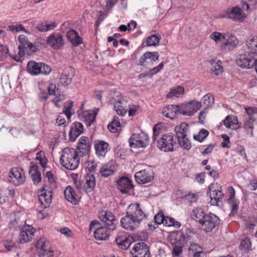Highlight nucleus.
Returning a JSON list of instances; mask_svg holds the SVG:
<instances>
[{"label": "nucleus", "instance_id": "1", "mask_svg": "<svg viewBox=\"0 0 257 257\" xmlns=\"http://www.w3.org/2000/svg\"><path fill=\"white\" fill-rule=\"evenodd\" d=\"M147 217L139 203L131 204L127 207L126 215L121 219L120 224L125 229L133 231L137 228Z\"/></svg>", "mask_w": 257, "mask_h": 257}, {"label": "nucleus", "instance_id": "2", "mask_svg": "<svg viewBox=\"0 0 257 257\" xmlns=\"http://www.w3.org/2000/svg\"><path fill=\"white\" fill-rule=\"evenodd\" d=\"M194 219L199 223L200 228L208 232L219 225L220 219L215 214H206L202 208H196L193 211Z\"/></svg>", "mask_w": 257, "mask_h": 257}, {"label": "nucleus", "instance_id": "3", "mask_svg": "<svg viewBox=\"0 0 257 257\" xmlns=\"http://www.w3.org/2000/svg\"><path fill=\"white\" fill-rule=\"evenodd\" d=\"M249 51L239 54L236 58V64L241 68L250 69L255 64L257 57V37L253 38L246 44Z\"/></svg>", "mask_w": 257, "mask_h": 257}, {"label": "nucleus", "instance_id": "4", "mask_svg": "<svg viewBox=\"0 0 257 257\" xmlns=\"http://www.w3.org/2000/svg\"><path fill=\"white\" fill-rule=\"evenodd\" d=\"M79 157L78 152L71 148H64L61 155L60 162L66 169L74 170L79 164Z\"/></svg>", "mask_w": 257, "mask_h": 257}, {"label": "nucleus", "instance_id": "5", "mask_svg": "<svg viewBox=\"0 0 257 257\" xmlns=\"http://www.w3.org/2000/svg\"><path fill=\"white\" fill-rule=\"evenodd\" d=\"M188 124L186 122H182L175 127L178 143L180 147L185 150H189L191 148L190 141L186 138Z\"/></svg>", "mask_w": 257, "mask_h": 257}, {"label": "nucleus", "instance_id": "6", "mask_svg": "<svg viewBox=\"0 0 257 257\" xmlns=\"http://www.w3.org/2000/svg\"><path fill=\"white\" fill-rule=\"evenodd\" d=\"M27 71L32 75L39 74L48 75L52 71L51 68L44 63H37L34 61L28 62Z\"/></svg>", "mask_w": 257, "mask_h": 257}, {"label": "nucleus", "instance_id": "7", "mask_svg": "<svg viewBox=\"0 0 257 257\" xmlns=\"http://www.w3.org/2000/svg\"><path fill=\"white\" fill-rule=\"evenodd\" d=\"M130 146L132 148H145L149 144V137L144 132L134 134L128 140Z\"/></svg>", "mask_w": 257, "mask_h": 257}, {"label": "nucleus", "instance_id": "8", "mask_svg": "<svg viewBox=\"0 0 257 257\" xmlns=\"http://www.w3.org/2000/svg\"><path fill=\"white\" fill-rule=\"evenodd\" d=\"M176 142L174 141V135L172 133L164 134L158 141L157 146L162 151L172 152L173 151L174 145Z\"/></svg>", "mask_w": 257, "mask_h": 257}, {"label": "nucleus", "instance_id": "9", "mask_svg": "<svg viewBox=\"0 0 257 257\" xmlns=\"http://www.w3.org/2000/svg\"><path fill=\"white\" fill-rule=\"evenodd\" d=\"M99 216L104 226L107 227L109 230L115 229L117 221L111 212L102 210L99 212Z\"/></svg>", "mask_w": 257, "mask_h": 257}, {"label": "nucleus", "instance_id": "10", "mask_svg": "<svg viewBox=\"0 0 257 257\" xmlns=\"http://www.w3.org/2000/svg\"><path fill=\"white\" fill-rule=\"evenodd\" d=\"M154 173L150 168L137 172L135 175L136 182L139 184H146L151 182L154 178Z\"/></svg>", "mask_w": 257, "mask_h": 257}, {"label": "nucleus", "instance_id": "11", "mask_svg": "<svg viewBox=\"0 0 257 257\" xmlns=\"http://www.w3.org/2000/svg\"><path fill=\"white\" fill-rule=\"evenodd\" d=\"M47 44L54 50H60L64 45V40L59 33L51 34L46 40Z\"/></svg>", "mask_w": 257, "mask_h": 257}, {"label": "nucleus", "instance_id": "12", "mask_svg": "<svg viewBox=\"0 0 257 257\" xmlns=\"http://www.w3.org/2000/svg\"><path fill=\"white\" fill-rule=\"evenodd\" d=\"M131 253L133 257H151L148 246L144 242L136 243Z\"/></svg>", "mask_w": 257, "mask_h": 257}, {"label": "nucleus", "instance_id": "13", "mask_svg": "<svg viewBox=\"0 0 257 257\" xmlns=\"http://www.w3.org/2000/svg\"><path fill=\"white\" fill-rule=\"evenodd\" d=\"M200 102L192 101L180 106V114L184 115L192 116L201 107Z\"/></svg>", "mask_w": 257, "mask_h": 257}, {"label": "nucleus", "instance_id": "14", "mask_svg": "<svg viewBox=\"0 0 257 257\" xmlns=\"http://www.w3.org/2000/svg\"><path fill=\"white\" fill-rule=\"evenodd\" d=\"M52 192L50 187L44 186L41 190L38 193L39 201L44 208L49 206L52 201Z\"/></svg>", "mask_w": 257, "mask_h": 257}, {"label": "nucleus", "instance_id": "15", "mask_svg": "<svg viewBox=\"0 0 257 257\" xmlns=\"http://www.w3.org/2000/svg\"><path fill=\"white\" fill-rule=\"evenodd\" d=\"M224 37L225 39L220 44V49L222 50L227 51L233 50L238 43V41L236 37L229 33H225Z\"/></svg>", "mask_w": 257, "mask_h": 257}, {"label": "nucleus", "instance_id": "16", "mask_svg": "<svg viewBox=\"0 0 257 257\" xmlns=\"http://www.w3.org/2000/svg\"><path fill=\"white\" fill-rule=\"evenodd\" d=\"M226 16L233 21L238 23L242 22L246 17L243 11L238 7H234L230 9H228L226 12Z\"/></svg>", "mask_w": 257, "mask_h": 257}, {"label": "nucleus", "instance_id": "17", "mask_svg": "<svg viewBox=\"0 0 257 257\" xmlns=\"http://www.w3.org/2000/svg\"><path fill=\"white\" fill-rule=\"evenodd\" d=\"M207 195H209L210 199V203L212 205L218 206V203L222 201V198L223 196V192L220 190H216L214 184H211L207 191Z\"/></svg>", "mask_w": 257, "mask_h": 257}, {"label": "nucleus", "instance_id": "18", "mask_svg": "<svg viewBox=\"0 0 257 257\" xmlns=\"http://www.w3.org/2000/svg\"><path fill=\"white\" fill-rule=\"evenodd\" d=\"M78 117L81 121L85 123L87 126H90L95 121V118L97 112L94 111L86 110L81 111L79 110L77 111Z\"/></svg>", "mask_w": 257, "mask_h": 257}, {"label": "nucleus", "instance_id": "19", "mask_svg": "<svg viewBox=\"0 0 257 257\" xmlns=\"http://www.w3.org/2000/svg\"><path fill=\"white\" fill-rule=\"evenodd\" d=\"M9 177L11 178L10 182L15 186H19L25 181V176L22 170L21 169L20 171L18 168L12 169L9 173Z\"/></svg>", "mask_w": 257, "mask_h": 257}, {"label": "nucleus", "instance_id": "20", "mask_svg": "<svg viewBox=\"0 0 257 257\" xmlns=\"http://www.w3.org/2000/svg\"><path fill=\"white\" fill-rule=\"evenodd\" d=\"M35 229L31 225L24 226L20 232L19 240L21 243L30 241L34 235Z\"/></svg>", "mask_w": 257, "mask_h": 257}, {"label": "nucleus", "instance_id": "21", "mask_svg": "<svg viewBox=\"0 0 257 257\" xmlns=\"http://www.w3.org/2000/svg\"><path fill=\"white\" fill-rule=\"evenodd\" d=\"M91 143L88 138L81 137L77 145V148L79 151L81 157L88 154L90 150Z\"/></svg>", "mask_w": 257, "mask_h": 257}, {"label": "nucleus", "instance_id": "22", "mask_svg": "<svg viewBox=\"0 0 257 257\" xmlns=\"http://www.w3.org/2000/svg\"><path fill=\"white\" fill-rule=\"evenodd\" d=\"M94 149L96 155L99 158H104L109 151L108 144L103 140L94 141Z\"/></svg>", "mask_w": 257, "mask_h": 257}, {"label": "nucleus", "instance_id": "23", "mask_svg": "<svg viewBox=\"0 0 257 257\" xmlns=\"http://www.w3.org/2000/svg\"><path fill=\"white\" fill-rule=\"evenodd\" d=\"M116 183L118 189L123 194L128 193L134 187L132 181L126 177L120 178Z\"/></svg>", "mask_w": 257, "mask_h": 257}, {"label": "nucleus", "instance_id": "24", "mask_svg": "<svg viewBox=\"0 0 257 257\" xmlns=\"http://www.w3.org/2000/svg\"><path fill=\"white\" fill-rule=\"evenodd\" d=\"M84 131L83 124L79 122H75L72 123L69 133V140L71 142H74Z\"/></svg>", "mask_w": 257, "mask_h": 257}, {"label": "nucleus", "instance_id": "25", "mask_svg": "<svg viewBox=\"0 0 257 257\" xmlns=\"http://www.w3.org/2000/svg\"><path fill=\"white\" fill-rule=\"evenodd\" d=\"M178 113L180 114V107L178 105H168L162 110L163 115L171 119H173Z\"/></svg>", "mask_w": 257, "mask_h": 257}, {"label": "nucleus", "instance_id": "26", "mask_svg": "<svg viewBox=\"0 0 257 257\" xmlns=\"http://www.w3.org/2000/svg\"><path fill=\"white\" fill-rule=\"evenodd\" d=\"M31 166L30 167L29 171V174L31 175L32 180L34 185H37L41 181V175L38 171L39 166L37 164L31 163Z\"/></svg>", "mask_w": 257, "mask_h": 257}, {"label": "nucleus", "instance_id": "27", "mask_svg": "<svg viewBox=\"0 0 257 257\" xmlns=\"http://www.w3.org/2000/svg\"><path fill=\"white\" fill-rule=\"evenodd\" d=\"M110 230L104 226L99 227L94 232V237L98 240H106L108 238Z\"/></svg>", "mask_w": 257, "mask_h": 257}, {"label": "nucleus", "instance_id": "28", "mask_svg": "<svg viewBox=\"0 0 257 257\" xmlns=\"http://www.w3.org/2000/svg\"><path fill=\"white\" fill-rule=\"evenodd\" d=\"M64 193L65 199L69 202L74 205L78 203L79 200L77 198V195L71 186H68L66 188Z\"/></svg>", "mask_w": 257, "mask_h": 257}, {"label": "nucleus", "instance_id": "29", "mask_svg": "<svg viewBox=\"0 0 257 257\" xmlns=\"http://www.w3.org/2000/svg\"><path fill=\"white\" fill-rule=\"evenodd\" d=\"M171 242L172 244L184 245L185 235L181 231H177L171 235Z\"/></svg>", "mask_w": 257, "mask_h": 257}, {"label": "nucleus", "instance_id": "30", "mask_svg": "<svg viewBox=\"0 0 257 257\" xmlns=\"http://www.w3.org/2000/svg\"><path fill=\"white\" fill-rule=\"evenodd\" d=\"M57 26L56 22L48 24L47 21H43L38 23L36 29L40 32H46L54 30Z\"/></svg>", "mask_w": 257, "mask_h": 257}, {"label": "nucleus", "instance_id": "31", "mask_svg": "<svg viewBox=\"0 0 257 257\" xmlns=\"http://www.w3.org/2000/svg\"><path fill=\"white\" fill-rule=\"evenodd\" d=\"M114 241L120 248L124 250L127 249L132 243L131 239L125 236L116 237Z\"/></svg>", "mask_w": 257, "mask_h": 257}, {"label": "nucleus", "instance_id": "32", "mask_svg": "<svg viewBox=\"0 0 257 257\" xmlns=\"http://www.w3.org/2000/svg\"><path fill=\"white\" fill-rule=\"evenodd\" d=\"M159 58V55L158 52H147L139 59V65L144 66L147 59H150L151 61H156L158 60Z\"/></svg>", "mask_w": 257, "mask_h": 257}, {"label": "nucleus", "instance_id": "33", "mask_svg": "<svg viewBox=\"0 0 257 257\" xmlns=\"http://www.w3.org/2000/svg\"><path fill=\"white\" fill-rule=\"evenodd\" d=\"M228 190L230 192V195L229 198L228 199V201L230 203V207L231 209V213L234 215L236 213L238 209V202L236 200H234V190L231 186L229 187Z\"/></svg>", "mask_w": 257, "mask_h": 257}, {"label": "nucleus", "instance_id": "34", "mask_svg": "<svg viewBox=\"0 0 257 257\" xmlns=\"http://www.w3.org/2000/svg\"><path fill=\"white\" fill-rule=\"evenodd\" d=\"M161 38V35L158 33L150 36L146 40V45L149 47L156 46L158 45Z\"/></svg>", "mask_w": 257, "mask_h": 257}, {"label": "nucleus", "instance_id": "35", "mask_svg": "<svg viewBox=\"0 0 257 257\" xmlns=\"http://www.w3.org/2000/svg\"><path fill=\"white\" fill-rule=\"evenodd\" d=\"M85 184L89 191H92L95 186V179L93 175H87L85 177Z\"/></svg>", "mask_w": 257, "mask_h": 257}, {"label": "nucleus", "instance_id": "36", "mask_svg": "<svg viewBox=\"0 0 257 257\" xmlns=\"http://www.w3.org/2000/svg\"><path fill=\"white\" fill-rule=\"evenodd\" d=\"M163 225L167 227L174 226L177 228L181 226L180 222L176 221L174 218L168 216H165Z\"/></svg>", "mask_w": 257, "mask_h": 257}, {"label": "nucleus", "instance_id": "37", "mask_svg": "<svg viewBox=\"0 0 257 257\" xmlns=\"http://www.w3.org/2000/svg\"><path fill=\"white\" fill-rule=\"evenodd\" d=\"M107 127L111 132L116 133L118 131L117 128L120 127V123L118 118L117 116L114 117L111 123L108 125Z\"/></svg>", "mask_w": 257, "mask_h": 257}, {"label": "nucleus", "instance_id": "38", "mask_svg": "<svg viewBox=\"0 0 257 257\" xmlns=\"http://www.w3.org/2000/svg\"><path fill=\"white\" fill-rule=\"evenodd\" d=\"M100 173L104 177H107L114 174V171L110 166L103 165L100 170Z\"/></svg>", "mask_w": 257, "mask_h": 257}, {"label": "nucleus", "instance_id": "39", "mask_svg": "<svg viewBox=\"0 0 257 257\" xmlns=\"http://www.w3.org/2000/svg\"><path fill=\"white\" fill-rule=\"evenodd\" d=\"M225 34V33L214 32L211 34L210 38L214 40L217 44L221 43L223 42V40L225 39L224 37Z\"/></svg>", "mask_w": 257, "mask_h": 257}, {"label": "nucleus", "instance_id": "40", "mask_svg": "<svg viewBox=\"0 0 257 257\" xmlns=\"http://www.w3.org/2000/svg\"><path fill=\"white\" fill-rule=\"evenodd\" d=\"M251 243L250 238L248 237H245L240 242V249L244 251H247L251 249Z\"/></svg>", "mask_w": 257, "mask_h": 257}, {"label": "nucleus", "instance_id": "41", "mask_svg": "<svg viewBox=\"0 0 257 257\" xmlns=\"http://www.w3.org/2000/svg\"><path fill=\"white\" fill-rule=\"evenodd\" d=\"M208 135L209 132L205 129L202 128L199 131L198 134L193 136V139L199 142H202Z\"/></svg>", "mask_w": 257, "mask_h": 257}, {"label": "nucleus", "instance_id": "42", "mask_svg": "<svg viewBox=\"0 0 257 257\" xmlns=\"http://www.w3.org/2000/svg\"><path fill=\"white\" fill-rule=\"evenodd\" d=\"M72 76V75H67L65 72L60 79V83L64 86L68 85L71 82Z\"/></svg>", "mask_w": 257, "mask_h": 257}, {"label": "nucleus", "instance_id": "43", "mask_svg": "<svg viewBox=\"0 0 257 257\" xmlns=\"http://www.w3.org/2000/svg\"><path fill=\"white\" fill-rule=\"evenodd\" d=\"M255 119L252 116H249L244 123L243 127L247 131L250 130L251 132L253 128V124Z\"/></svg>", "mask_w": 257, "mask_h": 257}, {"label": "nucleus", "instance_id": "44", "mask_svg": "<svg viewBox=\"0 0 257 257\" xmlns=\"http://www.w3.org/2000/svg\"><path fill=\"white\" fill-rule=\"evenodd\" d=\"M184 91V89L182 87H178L176 89H172L169 93L167 95L168 98H170L173 96L176 97H179L181 94H183Z\"/></svg>", "mask_w": 257, "mask_h": 257}, {"label": "nucleus", "instance_id": "45", "mask_svg": "<svg viewBox=\"0 0 257 257\" xmlns=\"http://www.w3.org/2000/svg\"><path fill=\"white\" fill-rule=\"evenodd\" d=\"M257 224V218L255 217L249 218L246 222V227L249 230H252Z\"/></svg>", "mask_w": 257, "mask_h": 257}, {"label": "nucleus", "instance_id": "46", "mask_svg": "<svg viewBox=\"0 0 257 257\" xmlns=\"http://www.w3.org/2000/svg\"><path fill=\"white\" fill-rule=\"evenodd\" d=\"M219 63H221L220 61L217 63L212 64V68L210 69L212 72H213L216 75H218L223 71V68Z\"/></svg>", "mask_w": 257, "mask_h": 257}, {"label": "nucleus", "instance_id": "47", "mask_svg": "<svg viewBox=\"0 0 257 257\" xmlns=\"http://www.w3.org/2000/svg\"><path fill=\"white\" fill-rule=\"evenodd\" d=\"M73 102L72 101H69L68 102V105L67 106L65 104L64 106V109L63 110V112L65 114L68 119H70L71 116V113L70 112V110L73 106Z\"/></svg>", "mask_w": 257, "mask_h": 257}, {"label": "nucleus", "instance_id": "48", "mask_svg": "<svg viewBox=\"0 0 257 257\" xmlns=\"http://www.w3.org/2000/svg\"><path fill=\"white\" fill-rule=\"evenodd\" d=\"M165 216L163 212H159L154 216V220L157 224H161L164 223Z\"/></svg>", "mask_w": 257, "mask_h": 257}, {"label": "nucleus", "instance_id": "49", "mask_svg": "<svg viewBox=\"0 0 257 257\" xmlns=\"http://www.w3.org/2000/svg\"><path fill=\"white\" fill-rule=\"evenodd\" d=\"M45 242H44L42 240H39L37 241L36 243V246L37 248H40L41 250H43L44 254H48V252H52L51 251H47V249L45 248Z\"/></svg>", "mask_w": 257, "mask_h": 257}, {"label": "nucleus", "instance_id": "50", "mask_svg": "<svg viewBox=\"0 0 257 257\" xmlns=\"http://www.w3.org/2000/svg\"><path fill=\"white\" fill-rule=\"evenodd\" d=\"M78 33L74 30L71 29L69 30L66 34V38L67 40L71 42V43L74 41L75 37Z\"/></svg>", "mask_w": 257, "mask_h": 257}, {"label": "nucleus", "instance_id": "51", "mask_svg": "<svg viewBox=\"0 0 257 257\" xmlns=\"http://www.w3.org/2000/svg\"><path fill=\"white\" fill-rule=\"evenodd\" d=\"M174 247L173 249V252L175 256H178L182 252V248L184 245L180 244H173Z\"/></svg>", "mask_w": 257, "mask_h": 257}, {"label": "nucleus", "instance_id": "52", "mask_svg": "<svg viewBox=\"0 0 257 257\" xmlns=\"http://www.w3.org/2000/svg\"><path fill=\"white\" fill-rule=\"evenodd\" d=\"M18 40L20 43L19 46L23 47H27L26 46L29 43L28 38L24 35H20L18 37Z\"/></svg>", "mask_w": 257, "mask_h": 257}, {"label": "nucleus", "instance_id": "53", "mask_svg": "<svg viewBox=\"0 0 257 257\" xmlns=\"http://www.w3.org/2000/svg\"><path fill=\"white\" fill-rule=\"evenodd\" d=\"M236 150L237 153L242 157L243 159L247 160V156L245 152L244 148L241 146H238L236 147Z\"/></svg>", "mask_w": 257, "mask_h": 257}, {"label": "nucleus", "instance_id": "54", "mask_svg": "<svg viewBox=\"0 0 257 257\" xmlns=\"http://www.w3.org/2000/svg\"><path fill=\"white\" fill-rule=\"evenodd\" d=\"M202 248L197 243H190L189 247V250L192 251L194 252H198L200 251Z\"/></svg>", "mask_w": 257, "mask_h": 257}, {"label": "nucleus", "instance_id": "55", "mask_svg": "<svg viewBox=\"0 0 257 257\" xmlns=\"http://www.w3.org/2000/svg\"><path fill=\"white\" fill-rule=\"evenodd\" d=\"M205 178V173L202 172L200 174H198L196 176V179L197 180L198 182L200 184H202L204 183Z\"/></svg>", "mask_w": 257, "mask_h": 257}, {"label": "nucleus", "instance_id": "56", "mask_svg": "<svg viewBox=\"0 0 257 257\" xmlns=\"http://www.w3.org/2000/svg\"><path fill=\"white\" fill-rule=\"evenodd\" d=\"M232 119V116L228 115L225 119L223 120V124L227 128H231V122Z\"/></svg>", "mask_w": 257, "mask_h": 257}, {"label": "nucleus", "instance_id": "57", "mask_svg": "<svg viewBox=\"0 0 257 257\" xmlns=\"http://www.w3.org/2000/svg\"><path fill=\"white\" fill-rule=\"evenodd\" d=\"M221 138L223 139V142L221 143V146L223 148H228L227 144L230 143L229 137L225 134L221 135Z\"/></svg>", "mask_w": 257, "mask_h": 257}, {"label": "nucleus", "instance_id": "58", "mask_svg": "<svg viewBox=\"0 0 257 257\" xmlns=\"http://www.w3.org/2000/svg\"><path fill=\"white\" fill-rule=\"evenodd\" d=\"M83 41L82 39L79 36V34H78L76 37H75V38L74 39V41L71 42L72 45L73 46H77L78 45L82 43Z\"/></svg>", "mask_w": 257, "mask_h": 257}, {"label": "nucleus", "instance_id": "59", "mask_svg": "<svg viewBox=\"0 0 257 257\" xmlns=\"http://www.w3.org/2000/svg\"><path fill=\"white\" fill-rule=\"evenodd\" d=\"M185 198L190 202H193L196 201L198 198V196L195 194H188L185 196Z\"/></svg>", "mask_w": 257, "mask_h": 257}, {"label": "nucleus", "instance_id": "60", "mask_svg": "<svg viewBox=\"0 0 257 257\" xmlns=\"http://www.w3.org/2000/svg\"><path fill=\"white\" fill-rule=\"evenodd\" d=\"M114 107L117 114L121 116H123L125 114L126 111L122 106L119 105L117 106L116 105H114Z\"/></svg>", "mask_w": 257, "mask_h": 257}, {"label": "nucleus", "instance_id": "61", "mask_svg": "<svg viewBox=\"0 0 257 257\" xmlns=\"http://www.w3.org/2000/svg\"><path fill=\"white\" fill-rule=\"evenodd\" d=\"M40 154V152H38L37 153L36 159L40 162V163L43 168H45L47 162L42 158Z\"/></svg>", "mask_w": 257, "mask_h": 257}, {"label": "nucleus", "instance_id": "62", "mask_svg": "<svg viewBox=\"0 0 257 257\" xmlns=\"http://www.w3.org/2000/svg\"><path fill=\"white\" fill-rule=\"evenodd\" d=\"M164 64L161 62L158 66L154 67L151 70V75L155 74L159 72L163 67Z\"/></svg>", "mask_w": 257, "mask_h": 257}, {"label": "nucleus", "instance_id": "63", "mask_svg": "<svg viewBox=\"0 0 257 257\" xmlns=\"http://www.w3.org/2000/svg\"><path fill=\"white\" fill-rule=\"evenodd\" d=\"M203 99L205 103L208 102V104L213 103L214 101L213 97L212 95H209V94L205 95L203 96Z\"/></svg>", "mask_w": 257, "mask_h": 257}, {"label": "nucleus", "instance_id": "64", "mask_svg": "<svg viewBox=\"0 0 257 257\" xmlns=\"http://www.w3.org/2000/svg\"><path fill=\"white\" fill-rule=\"evenodd\" d=\"M214 147V145L212 144L209 145L203 151L201 152L202 155L203 156H205L206 155L210 154L213 149Z\"/></svg>", "mask_w": 257, "mask_h": 257}]
</instances>
